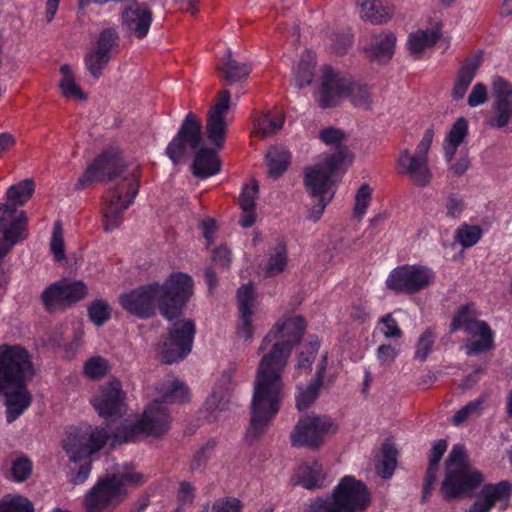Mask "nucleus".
I'll list each match as a JSON object with an SVG mask.
<instances>
[{
  "label": "nucleus",
  "instance_id": "nucleus-1",
  "mask_svg": "<svg viewBox=\"0 0 512 512\" xmlns=\"http://www.w3.org/2000/svg\"><path fill=\"white\" fill-rule=\"evenodd\" d=\"M304 330L305 321L301 316H285L272 326L259 345L262 358L256 371L251 420L246 432L250 441L266 432L280 409L284 394L282 374Z\"/></svg>",
  "mask_w": 512,
  "mask_h": 512
},
{
  "label": "nucleus",
  "instance_id": "nucleus-2",
  "mask_svg": "<svg viewBox=\"0 0 512 512\" xmlns=\"http://www.w3.org/2000/svg\"><path fill=\"white\" fill-rule=\"evenodd\" d=\"M192 278L182 272L171 274L163 284L152 283L119 298L124 310L139 318H149L156 308L168 321L176 320L183 312L186 303L193 295Z\"/></svg>",
  "mask_w": 512,
  "mask_h": 512
},
{
  "label": "nucleus",
  "instance_id": "nucleus-3",
  "mask_svg": "<svg viewBox=\"0 0 512 512\" xmlns=\"http://www.w3.org/2000/svg\"><path fill=\"white\" fill-rule=\"evenodd\" d=\"M34 368L27 350L19 345H0V394L4 396L9 423L30 406L32 396L26 384Z\"/></svg>",
  "mask_w": 512,
  "mask_h": 512
},
{
  "label": "nucleus",
  "instance_id": "nucleus-4",
  "mask_svg": "<svg viewBox=\"0 0 512 512\" xmlns=\"http://www.w3.org/2000/svg\"><path fill=\"white\" fill-rule=\"evenodd\" d=\"M482 482V475L473 469L462 445H454L446 460V476L441 486L447 499L470 495Z\"/></svg>",
  "mask_w": 512,
  "mask_h": 512
},
{
  "label": "nucleus",
  "instance_id": "nucleus-5",
  "mask_svg": "<svg viewBox=\"0 0 512 512\" xmlns=\"http://www.w3.org/2000/svg\"><path fill=\"white\" fill-rule=\"evenodd\" d=\"M171 425L169 412L162 402L157 399L143 412L137 422L125 420L113 433V444L132 442L140 436L159 437L164 435Z\"/></svg>",
  "mask_w": 512,
  "mask_h": 512
},
{
  "label": "nucleus",
  "instance_id": "nucleus-6",
  "mask_svg": "<svg viewBox=\"0 0 512 512\" xmlns=\"http://www.w3.org/2000/svg\"><path fill=\"white\" fill-rule=\"evenodd\" d=\"M345 150L322 154L304 170V184L310 195L334 196L336 176L344 161Z\"/></svg>",
  "mask_w": 512,
  "mask_h": 512
},
{
  "label": "nucleus",
  "instance_id": "nucleus-7",
  "mask_svg": "<svg viewBox=\"0 0 512 512\" xmlns=\"http://www.w3.org/2000/svg\"><path fill=\"white\" fill-rule=\"evenodd\" d=\"M433 137V130L427 129L414 153L404 149L398 156V173L407 176L416 187H426L432 181L433 173L429 166V150Z\"/></svg>",
  "mask_w": 512,
  "mask_h": 512
},
{
  "label": "nucleus",
  "instance_id": "nucleus-8",
  "mask_svg": "<svg viewBox=\"0 0 512 512\" xmlns=\"http://www.w3.org/2000/svg\"><path fill=\"white\" fill-rule=\"evenodd\" d=\"M457 330L469 335L463 346L468 356L484 353L493 347V331L486 322L476 320L475 311L470 305L461 306L455 313L451 331Z\"/></svg>",
  "mask_w": 512,
  "mask_h": 512
},
{
  "label": "nucleus",
  "instance_id": "nucleus-9",
  "mask_svg": "<svg viewBox=\"0 0 512 512\" xmlns=\"http://www.w3.org/2000/svg\"><path fill=\"white\" fill-rule=\"evenodd\" d=\"M195 332L193 320L184 318L174 321L158 347L162 361L172 364L184 359L192 350Z\"/></svg>",
  "mask_w": 512,
  "mask_h": 512
},
{
  "label": "nucleus",
  "instance_id": "nucleus-10",
  "mask_svg": "<svg viewBox=\"0 0 512 512\" xmlns=\"http://www.w3.org/2000/svg\"><path fill=\"white\" fill-rule=\"evenodd\" d=\"M108 439L105 428L84 425L69 432L63 447L70 460L78 462L101 450Z\"/></svg>",
  "mask_w": 512,
  "mask_h": 512
},
{
  "label": "nucleus",
  "instance_id": "nucleus-11",
  "mask_svg": "<svg viewBox=\"0 0 512 512\" xmlns=\"http://www.w3.org/2000/svg\"><path fill=\"white\" fill-rule=\"evenodd\" d=\"M202 142V123L193 113H188L177 134L166 147V155L173 164H181Z\"/></svg>",
  "mask_w": 512,
  "mask_h": 512
},
{
  "label": "nucleus",
  "instance_id": "nucleus-12",
  "mask_svg": "<svg viewBox=\"0 0 512 512\" xmlns=\"http://www.w3.org/2000/svg\"><path fill=\"white\" fill-rule=\"evenodd\" d=\"M435 281V272L421 265H403L397 267L389 274L386 285L390 290L398 293L415 294Z\"/></svg>",
  "mask_w": 512,
  "mask_h": 512
},
{
  "label": "nucleus",
  "instance_id": "nucleus-13",
  "mask_svg": "<svg viewBox=\"0 0 512 512\" xmlns=\"http://www.w3.org/2000/svg\"><path fill=\"white\" fill-rule=\"evenodd\" d=\"M124 180L127 182L125 185H118L105 198L104 228L108 232L113 231L120 225L122 214L133 203L138 194V180L134 176L131 178L125 177Z\"/></svg>",
  "mask_w": 512,
  "mask_h": 512
},
{
  "label": "nucleus",
  "instance_id": "nucleus-14",
  "mask_svg": "<svg viewBox=\"0 0 512 512\" xmlns=\"http://www.w3.org/2000/svg\"><path fill=\"white\" fill-rule=\"evenodd\" d=\"M124 499V490L105 476L86 492L83 509L84 512H113Z\"/></svg>",
  "mask_w": 512,
  "mask_h": 512
},
{
  "label": "nucleus",
  "instance_id": "nucleus-15",
  "mask_svg": "<svg viewBox=\"0 0 512 512\" xmlns=\"http://www.w3.org/2000/svg\"><path fill=\"white\" fill-rule=\"evenodd\" d=\"M343 512H363L371 503L367 486L353 476H344L331 492Z\"/></svg>",
  "mask_w": 512,
  "mask_h": 512
},
{
  "label": "nucleus",
  "instance_id": "nucleus-16",
  "mask_svg": "<svg viewBox=\"0 0 512 512\" xmlns=\"http://www.w3.org/2000/svg\"><path fill=\"white\" fill-rule=\"evenodd\" d=\"M334 431L329 417L309 415L299 420L291 433V441L296 447L318 448L324 437Z\"/></svg>",
  "mask_w": 512,
  "mask_h": 512
},
{
  "label": "nucleus",
  "instance_id": "nucleus-17",
  "mask_svg": "<svg viewBox=\"0 0 512 512\" xmlns=\"http://www.w3.org/2000/svg\"><path fill=\"white\" fill-rule=\"evenodd\" d=\"M119 35L114 28L103 29L91 50L85 55L86 69L99 79L110 60L117 54Z\"/></svg>",
  "mask_w": 512,
  "mask_h": 512
},
{
  "label": "nucleus",
  "instance_id": "nucleus-18",
  "mask_svg": "<svg viewBox=\"0 0 512 512\" xmlns=\"http://www.w3.org/2000/svg\"><path fill=\"white\" fill-rule=\"evenodd\" d=\"M27 217L24 211L9 203L0 204V233L4 242H0V259L18 242L26 239Z\"/></svg>",
  "mask_w": 512,
  "mask_h": 512
},
{
  "label": "nucleus",
  "instance_id": "nucleus-19",
  "mask_svg": "<svg viewBox=\"0 0 512 512\" xmlns=\"http://www.w3.org/2000/svg\"><path fill=\"white\" fill-rule=\"evenodd\" d=\"M231 106V93L224 89L218 93L216 102L208 110L205 131L209 142L220 149L228 126L227 114Z\"/></svg>",
  "mask_w": 512,
  "mask_h": 512
},
{
  "label": "nucleus",
  "instance_id": "nucleus-20",
  "mask_svg": "<svg viewBox=\"0 0 512 512\" xmlns=\"http://www.w3.org/2000/svg\"><path fill=\"white\" fill-rule=\"evenodd\" d=\"M124 170L123 163L115 153L105 152L91 163L78 179L76 189H85L94 182H108Z\"/></svg>",
  "mask_w": 512,
  "mask_h": 512
},
{
  "label": "nucleus",
  "instance_id": "nucleus-21",
  "mask_svg": "<svg viewBox=\"0 0 512 512\" xmlns=\"http://www.w3.org/2000/svg\"><path fill=\"white\" fill-rule=\"evenodd\" d=\"M86 294L87 288L82 281L64 278L47 287L41 297L46 309L53 311L81 300Z\"/></svg>",
  "mask_w": 512,
  "mask_h": 512
},
{
  "label": "nucleus",
  "instance_id": "nucleus-22",
  "mask_svg": "<svg viewBox=\"0 0 512 512\" xmlns=\"http://www.w3.org/2000/svg\"><path fill=\"white\" fill-rule=\"evenodd\" d=\"M131 5L122 11V30L130 37L144 38L152 23V12L144 4L137 3L136 0H128Z\"/></svg>",
  "mask_w": 512,
  "mask_h": 512
},
{
  "label": "nucleus",
  "instance_id": "nucleus-23",
  "mask_svg": "<svg viewBox=\"0 0 512 512\" xmlns=\"http://www.w3.org/2000/svg\"><path fill=\"white\" fill-rule=\"evenodd\" d=\"M349 78L340 77L332 69H327L323 75L317 102L322 108L335 106L342 98L347 97Z\"/></svg>",
  "mask_w": 512,
  "mask_h": 512
},
{
  "label": "nucleus",
  "instance_id": "nucleus-24",
  "mask_svg": "<svg viewBox=\"0 0 512 512\" xmlns=\"http://www.w3.org/2000/svg\"><path fill=\"white\" fill-rule=\"evenodd\" d=\"M123 398L121 383L114 380L101 389L99 395L93 398L92 404L99 415L107 419L121 412Z\"/></svg>",
  "mask_w": 512,
  "mask_h": 512
},
{
  "label": "nucleus",
  "instance_id": "nucleus-25",
  "mask_svg": "<svg viewBox=\"0 0 512 512\" xmlns=\"http://www.w3.org/2000/svg\"><path fill=\"white\" fill-rule=\"evenodd\" d=\"M395 43L396 37L393 33L374 34L363 45V51L371 61L385 63L392 58Z\"/></svg>",
  "mask_w": 512,
  "mask_h": 512
},
{
  "label": "nucleus",
  "instance_id": "nucleus-26",
  "mask_svg": "<svg viewBox=\"0 0 512 512\" xmlns=\"http://www.w3.org/2000/svg\"><path fill=\"white\" fill-rule=\"evenodd\" d=\"M481 63L482 56L479 53L474 54L464 62L458 72L454 87L451 92L454 100H460L465 96L468 87L476 75L477 70L481 66Z\"/></svg>",
  "mask_w": 512,
  "mask_h": 512
},
{
  "label": "nucleus",
  "instance_id": "nucleus-27",
  "mask_svg": "<svg viewBox=\"0 0 512 512\" xmlns=\"http://www.w3.org/2000/svg\"><path fill=\"white\" fill-rule=\"evenodd\" d=\"M294 484L305 489H319L325 486V474L318 462L304 463L300 465L293 477Z\"/></svg>",
  "mask_w": 512,
  "mask_h": 512
},
{
  "label": "nucleus",
  "instance_id": "nucleus-28",
  "mask_svg": "<svg viewBox=\"0 0 512 512\" xmlns=\"http://www.w3.org/2000/svg\"><path fill=\"white\" fill-rule=\"evenodd\" d=\"M192 171L200 178L217 174L220 171V161L216 152L213 149L201 147L195 155Z\"/></svg>",
  "mask_w": 512,
  "mask_h": 512
},
{
  "label": "nucleus",
  "instance_id": "nucleus-29",
  "mask_svg": "<svg viewBox=\"0 0 512 512\" xmlns=\"http://www.w3.org/2000/svg\"><path fill=\"white\" fill-rule=\"evenodd\" d=\"M108 480L112 481L113 484L119 485L125 493V498L129 493V488H136L142 486L146 481L147 477L140 471L136 470L133 465L125 464L116 472L106 476Z\"/></svg>",
  "mask_w": 512,
  "mask_h": 512
},
{
  "label": "nucleus",
  "instance_id": "nucleus-30",
  "mask_svg": "<svg viewBox=\"0 0 512 512\" xmlns=\"http://www.w3.org/2000/svg\"><path fill=\"white\" fill-rule=\"evenodd\" d=\"M467 135L468 122L465 118L461 117L454 122V124L452 125V127L450 128L449 132L445 137L443 143V150L446 162L452 161L457 151V148L462 144Z\"/></svg>",
  "mask_w": 512,
  "mask_h": 512
},
{
  "label": "nucleus",
  "instance_id": "nucleus-31",
  "mask_svg": "<svg viewBox=\"0 0 512 512\" xmlns=\"http://www.w3.org/2000/svg\"><path fill=\"white\" fill-rule=\"evenodd\" d=\"M356 3L360 7L361 17L372 23L386 22L392 16V10L382 0H356Z\"/></svg>",
  "mask_w": 512,
  "mask_h": 512
},
{
  "label": "nucleus",
  "instance_id": "nucleus-32",
  "mask_svg": "<svg viewBox=\"0 0 512 512\" xmlns=\"http://www.w3.org/2000/svg\"><path fill=\"white\" fill-rule=\"evenodd\" d=\"M217 69L227 85L246 79L250 73V68L246 64H241L233 59L230 51Z\"/></svg>",
  "mask_w": 512,
  "mask_h": 512
},
{
  "label": "nucleus",
  "instance_id": "nucleus-33",
  "mask_svg": "<svg viewBox=\"0 0 512 512\" xmlns=\"http://www.w3.org/2000/svg\"><path fill=\"white\" fill-rule=\"evenodd\" d=\"M447 442L443 439L438 440L434 443L430 453L429 466L426 472L425 478V486H424V495L423 498H426L431 490L432 486L436 480V473L438 470V464L447 449Z\"/></svg>",
  "mask_w": 512,
  "mask_h": 512
},
{
  "label": "nucleus",
  "instance_id": "nucleus-34",
  "mask_svg": "<svg viewBox=\"0 0 512 512\" xmlns=\"http://www.w3.org/2000/svg\"><path fill=\"white\" fill-rule=\"evenodd\" d=\"M440 34L436 30H417L409 35L407 45L411 54L419 55L434 46Z\"/></svg>",
  "mask_w": 512,
  "mask_h": 512
},
{
  "label": "nucleus",
  "instance_id": "nucleus-35",
  "mask_svg": "<svg viewBox=\"0 0 512 512\" xmlns=\"http://www.w3.org/2000/svg\"><path fill=\"white\" fill-rule=\"evenodd\" d=\"M60 72L62 78L59 87L62 95L68 99L85 100L87 96L76 83L72 68L68 64H63L60 67Z\"/></svg>",
  "mask_w": 512,
  "mask_h": 512
},
{
  "label": "nucleus",
  "instance_id": "nucleus-36",
  "mask_svg": "<svg viewBox=\"0 0 512 512\" xmlns=\"http://www.w3.org/2000/svg\"><path fill=\"white\" fill-rule=\"evenodd\" d=\"M324 365L322 364L317 372L314 382L308 385L305 390H299L296 396V404L299 410L307 409L318 397L323 382Z\"/></svg>",
  "mask_w": 512,
  "mask_h": 512
},
{
  "label": "nucleus",
  "instance_id": "nucleus-37",
  "mask_svg": "<svg viewBox=\"0 0 512 512\" xmlns=\"http://www.w3.org/2000/svg\"><path fill=\"white\" fill-rule=\"evenodd\" d=\"M34 188V183L30 179L10 186L6 193V203L15 207L24 205L32 196Z\"/></svg>",
  "mask_w": 512,
  "mask_h": 512
},
{
  "label": "nucleus",
  "instance_id": "nucleus-38",
  "mask_svg": "<svg viewBox=\"0 0 512 512\" xmlns=\"http://www.w3.org/2000/svg\"><path fill=\"white\" fill-rule=\"evenodd\" d=\"M284 124V117L282 113H265L255 124V134L261 137H267L282 128Z\"/></svg>",
  "mask_w": 512,
  "mask_h": 512
},
{
  "label": "nucleus",
  "instance_id": "nucleus-39",
  "mask_svg": "<svg viewBox=\"0 0 512 512\" xmlns=\"http://www.w3.org/2000/svg\"><path fill=\"white\" fill-rule=\"evenodd\" d=\"M269 175L277 178L286 171L290 163V153L284 148H272L267 154Z\"/></svg>",
  "mask_w": 512,
  "mask_h": 512
},
{
  "label": "nucleus",
  "instance_id": "nucleus-40",
  "mask_svg": "<svg viewBox=\"0 0 512 512\" xmlns=\"http://www.w3.org/2000/svg\"><path fill=\"white\" fill-rule=\"evenodd\" d=\"M187 395L185 385L177 379H171L161 386L159 398L162 403H175L184 401Z\"/></svg>",
  "mask_w": 512,
  "mask_h": 512
},
{
  "label": "nucleus",
  "instance_id": "nucleus-41",
  "mask_svg": "<svg viewBox=\"0 0 512 512\" xmlns=\"http://www.w3.org/2000/svg\"><path fill=\"white\" fill-rule=\"evenodd\" d=\"M347 98L356 107L368 109L372 103L370 89L366 84L349 79Z\"/></svg>",
  "mask_w": 512,
  "mask_h": 512
},
{
  "label": "nucleus",
  "instance_id": "nucleus-42",
  "mask_svg": "<svg viewBox=\"0 0 512 512\" xmlns=\"http://www.w3.org/2000/svg\"><path fill=\"white\" fill-rule=\"evenodd\" d=\"M240 315H253L257 307V294L252 284H244L237 293Z\"/></svg>",
  "mask_w": 512,
  "mask_h": 512
},
{
  "label": "nucleus",
  "instance_id": "nucleus-43",
  "mask_svg": "<svg viewBox=\"0 0 512 512\" xmlns=\"http://www.w3.org/2000/svg\"><path fill=\"white\" fill-rule=\"evenodd\" d=\"M397 450L391 443H385L382 447V459L376 466L377 473L382 478H390L397 464Z\"/></svg>",
  "mask_w": 512,
  "mask_h": 512
},
{
  "label": "nucleus",
  "instance_id": "nucleus-44",
  "mask_svg": "<svg viewBox=\"0 0 512 512\" xmlns=\"http://www.w3.org/2000/svg\"><path fill=\"white\" fill-rule=\"evenodd\" d=\"M314 65V57L311 54H307V59L301 58L294 70V83L296 87L301 89L311 84L314 75Z\"/></svg>",
  "mask_w": 512,
  "mask_h": 512
},
{
  "label": "nucleus",
  "instance_id": "nucleus-45",
  "mask_svg": "<svg viewBox=\"0 0 512 512\" xmlns=\"http://www.w3.org/2000/svg\"><path fill=\"white\" fill-rule=\"evenodd\" d=\"M511 484L508 481H500L496 484L485 485L481 490V496L494 505L509 498Z\"/></svg>",
  "mask_w": 512,
  "mask_h": 512
},
{
  "label": "nucleus",
  "instance_id": "nucleus-46",
  "mask_svg": "<svg viewBox=\"0 0 512 512\" xmlns=\"http://www.w3.org/2000/svg\"><path fill=\"white\" fill-rule=\"evenodd\" d=\"M485 398L483 396L469 402L462 407L452 418L454 425L459 426L467 420L480 416L483 410Z\"/></svg>",
  "mask_w": 512,
  "mask_h": 512
},
{
  "label": "nucleus",
  "instance_id": "nucleus-47",
  "mask_svg": "<svg viewBox=\"0 0 512 512\" xmlns=\"http://www.w3.org/2000/svg\"><path fill=\"white\" fill-rule=\"evenodd\" d=\"M0 512H33V506L25 497L6 495L0 501Z\"/></svg>",
  "mask_w": 512,
  "mask_h": 512
},
{
  "label": "nucleus",
  "instance_id": "nucleus-48",
  "mask_svg": "<svg viewBox=\"0 0 512 512\" xmlns=\"http://www.w3.org/2000/svg\"><path fill=\"white\" fill-rule=\"evenodd\" d=\"M32 470L33 464L28 457H18L11 463V479L18 483L24 482L30 477Z\"/></svg>",
  "mask_w": 512,
  "mask_h": 512
},
{
  "label": "nucleus",
  "instance_id": "nucleus-49",
  "mask_svg": "<svg viewBox=\"0 0 512 512\" xmlns=\"http://www.w3.org/2000/svg\"><path fill=\"white\" fill-rule=\"evenodd\" d=\"M481 236L482 230L476 225L462 224L456 232L457 241L465 248L474 246Z\"/></svg>",
  "mask_w": 512,
  "mask_h": 512
},
{
  "label": "nucleus",
  "instance_id": "nucleus-50",
  "mask_svg": "<svg viewBox=\"0 0 512 512\" xmlns=\"http://www.w3.org/2000/svg\"><path fill=\"white\" fill-rule=\"evenodd\" d=\"M494 109L491 125L497 128L505 127L512 118V100H496Z\"/></svg>",
  "mask_w": 512,
  "mask_h": 512
},
{
  "label": "nucleus",
  "instance_id": "nucleus-51",
  "mask_svg": "<svg viewBox=\"0 0 512 512\" xmlns=\"http://www.w3.org/2000/svg\"><path fill=\"white\" fill-rule=\"evenodd\" d=\"M287 265V253L284 247L279 246L275 249L268 259L266 265V275L275 276L283 272Z\"/></svg>",
  "mask_w": 512,
  "mask_h": 512
},
{
  "label": "nucleus",
  "instance_id": "nucleus-52",
  "mask_svg": "<svg viewBox=\"0 0 512 512\" xmlns=\"http://www.w3.org/2000/svg\"><path fill=\"white\" fill-rule=\"evenodd\" d=\"M303 512H343L336 500L330 494L329 497H316L309 501Z\"/></svg>",
  "mask_w": 512,
  "mask_h": 512
},
{
  "label": "nucleus",
  "instance_id": "nucleus-53",
  "mask_svg": "<svg viewBox=\"0 0 512 512\" xmlns=\"http://www.w3.org/2000/svg\"><path fill=\"white\" fill-rule=\"evenodd\" d=\"M319 349L318 341H310L307 345L302 347L297 359L296 368L300 371L310 370L315 356Z\"/></svg>",
  "mask_w": 512,
  "mask_h": 512
},
{
  "label": "nucleus",
  "instance_id": "nucleus-54",
  "mask_svg": "<svg viewBox=\"0 0 512 512\" xmlns=\"http://www.w3.org/2000/svg\"><path fill=\"white\" fill-rule=\"evenodd\" d=\"M435 339L436 334L431 329H426L417 341L415 359L421 362L425 361L432 350Z\"/></svg>",
  "mask_w": 512,
  "mask_h": 512
},
{
  "label": "nucleus",
  "instance_id": "nucleus-55",
  "mask_svg": "<svg viewBox=\"0 0 512 512\" xmlns=\"http://www.w3.org/2000/svg\"><path fill=\"white\" fill-rule=\"evenodd\" d=\"M372 190L368 184H362L355 195L354 214L358 218H362L369 207L371 201Z\"/></svg>",
  "mask_w": 512,
  "mask_h": 512
},
{
  "label": "nucleus",
  "instance_id": "nucleus-56",
  "mask_svg": "<svg viewBox=\"0 0 512 512\" xmlns=\"http://www.w3.org/2000/svg\"><path fill=\"white\" fill-rule=\"evenodd\" d=\"M378 329L386 339H400L403 336L398 322L391 314H387L380 319Z\"/></svg>",
  "mask_w": 512,
  "mask_h": 512
},
{
  "label": "nucleus",
  "instance_id": "nucleus-57",
  "mask_svg": "<svg viewBox=\"0 0 512 512\" xmlns=\"http://www.w3.org/2000/svg\"><path fill=\"white\" fill-rule=\"evenodd\" d=\"M89 316L93 323L100 326L103 325L111 314L108 303L104 300H96L89 307Z\"/></svg>",
  "mask_w": 512,
  "mask_h": 512
},
{
  "label": "nucleus",
  "instance_id": "nucleus-58",
  "mask_svg": "<svg viewBox=\"0 0 512 512\" xmlns=\"http://www.w3.org/2000/svg\"><path fill=\"white\" fill-rule=\"evenodd\" d=\"M107 371L108 362L100 356L90 358L84 366L86 376L91 379L101 378L107 373Z\"/></svg>",
  "mask_w": 512,
  "mask_h": 512
},
{
  "label": "nucleus",
  "instance_id": "nucleus-59",
  "mask_svg": "<svg viewBox=\"0 0 512 512\" xmlns=\"http://www.w3.org/2000/svg\"><path fill=\"white\" fill-rule=\"evenodd\" d=\"M259 186L256 181L251 185H245L239 197V205L243 211H251L255 209V201L258 197Z\"/></svg>",
  "mask_w": 512,
  "mask_h": 512
},
{
  "label": "nucleus",
  "instance_id": "nucleus-60",
  "mask_svg": "<svg viewBox=\"0 0 512 512\" xmlns=\"http://www.w3.org/2000/svg\"><path fill=\"white\" fill-rule=\"evenodd\" d=\"M465 206V200L461 195L457 193L448 194L445 201L446 216L453 219L460 217L465 209Z\"/></svg>",
  "mask_w": 512,
  "mask_h": 512
},
{
  "label": "nucleus",
  "instance_id": "nucleus-61",
  "mask_svg": "<svg viewBox=\"0 0 512 512\" xmlns=\"http://www.w3.org/2000/svg\"><path fill=\"white\" fill-rule=\"evenodd\" d=\"M201 512H242V504L234 497L220 498L213 502L210 510Z\"/></svg>",
  "mask_w": 512,
  "mask_h": 512
},
{
  "label": "nucleus",
  "instance_id": "nucleus-62",
  "mask_svg": "<svg viewBox=\"0 0 512 512\" xmlns=\"http://www.w3.org/2000/svg\"><path fill=\"white\" fill-rule=\"evenodd\" d=\"M214 443H207L194 453L190 461L191 471H202L210 459Z\"/></svg>",
  "mask_w": 512,
  "mask_h": 512
},
{
  "label": "nucleus",
  "instance_id": "nucleus-63",
  "mask_svg": "<svg viewBox=\"0 0 512 512\" xmlns=\"http://www.w3.org/2000/svg\"><path fill=\"white\" fill-rule=\"evenodd\" d=\"M255 327L253 325V315H240L237 325L236 335L245 342H251L254 337Z\"/></svg>",
  "mask_w": 512,
  "mask_h": 512
},
{
  "label": "nucleus",
  "instance_id": "nucleus-64",
  "mask_svg": "<svg viewBox=\"0 0 512 512\" xmlns=\"http://www.w3.org/2000/svg\"><path fill=\"white\" fill-rule=\"evenodd\" d=\"M492 90L496 100H512V86L502 77H494L492 81Z\"/></svg>",
  "mask_w": 512,
  "mask_h": 512
}]
</instances>
